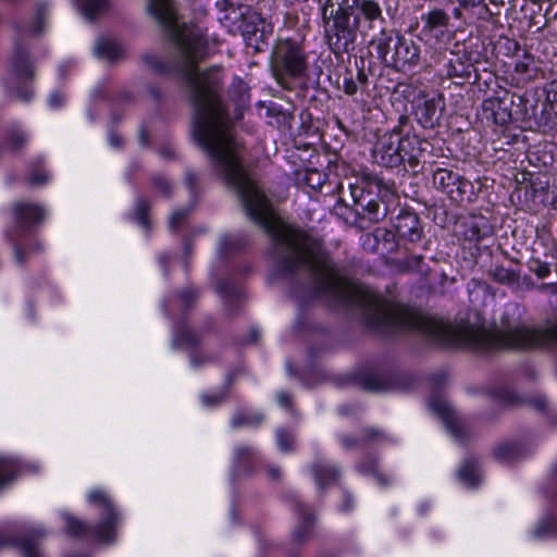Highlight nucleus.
I'll return each instance as SVG.
<instances>
[{"mask_svg": "<svg viewBox=\"0 0 557 557\" xmlns=\"http://www.w3.org/2000/svg\"><path fill=\"white\" fill-rule=\"evenodd\" d=\"M361 324L382 337L416 333L444 348L495 351L509 348L557 347V317L534 327L502 315H361Z\"/></svg>", "mask_w": 557, "mask_h": 557, "instance_id": "1", "label": "nucleus"}, {"mask_svg": "<svg viewBox=\"0 0 557 557\" xmlns=\"http://www.w3.org/2000/svg\"><path fill=\"white\" fill-rule=\"evenodd\" d=\"M307 55L304 48L294 40H278L272 55V71L276 82L289 89L292 81L306 76Z\"/></svg>", "mask_w": 557, "mask_h": 557, "instance_id": "2", "label": "nucleus"}, {"mask_svg": "<svg viewBox=\"0 0 557 557\" xmlns=\"http://www.w3.org/2000/svg\"><path fill=\"white\" fill-rule=\"evenodd\" d=\"M359 0H324L322 7V18L324 33L330 49L335 53L341 40H351L354 28L349 21L354 14Z\"/></svg>", "mask_w": 557, "mask_h": 557, "instance_id": "3", "label": "nucleus"}, {"mask_svg": "<svg viewBox=\"0 0 557 557\" xmlns=\"http://www.w3.org/2000/svg\"><path fill=\"white\" fill-rule=\"evenodd\" d=\"M13 224L7 231V237L12 244L14 260L20 267L26 264V257L20 244V238L25 235L32 226L44 221L45 209L32 202H16L12 207Z\"/></svg>", "mask_w": 557, "mask_h": 557, "instance_id": "4", "label": "nucleus"}, {"mask_svg": "<svg viewBox=\"0 0 557 557\" xmlns=\"http://www.w3.org/2000/svg\"><path fill=\"white\" fill-rule=\"evenodd\" d=\"M356 12L352 14L349 25L354 28L351 40L343 42L341 40L339 47L335 51V55H342L343 53H349L355 49V44L358 37V29L363 22L368 29L381 27L385 24V17L380 3L375 0H359Z\"/></svg>", "mask_w": 557, "mask_h": 557, "instance_id": "5", "label": "nucleus"}, {"mask_svg": "<svg viewBox=\"0 0 557 557\" xmlns=\"http://www.w3.org/2000/svg\"><path fill=\"white\" fill-rule=\"evenodd\" d=\"M88 502L101 511V519L94 528V534L98 541L112 543L116 537V528L120 522V516L115 506L103 490H92L89 492Z\"/></svg>", "mask_w": 557, "mask_h": 557, "instance_id": "6", "label": "nucleus"}, {"mask_svg": "<svg viewBox=\"0 0 557 557\" xmlns=\"http://www.w3.org/2000/svg\"><path fill=\"white\" fill-rule=\"evenodd\" d=\"M433 185L456 203L471 202L475 197L473 184L448 169L438 168L434 171Z\"/></svg>", "mask_w": 557, "mask_h": 557, "instance_id": "7", "label": "nucleus"}, {"mask_svg": "<svg viewBox=\"0 0 557 557\" xmlns=\"http://www.w3.org/2000/svg\"><path fill=\"white\" fill-rule=\"evenodd\" d=\"M14 27L16 29L17 37L14 40V47L9 63V79L12 84L34 77V67L29 59L28 50L22 44V37L27 32L18 25H15Z\"/></svg>", "mask_w": 557, "mask_h": 557, "instance_id": "8", "label": "nucleus"}, {"mask_svg": "<svg viewBox=\"0 0 557 557\" xmlns=\"http://www.w3.org/2000/svg\"><path fill=\"white\" fill-rule=\"evenodd\" d=\"M513 96L504 90L482 102V111L487 120L496 125H507L512 121Z\"/></svg>", "mask_w": 557, "mask_h": 557, "instance_id": "9", "label": "nucleus"}, {"mask_svg": "<svg viewBox=\"0 0 557 557\" xmlns=\"http://www.w3.org/2000/svg\"><path fill=\"white\" fill-rule=\"evenodd\" d=\"M374 158L379 164L386 168H394L401 164V138L399 134H384L375 145Z\"/></svg>", "mask_w": 557, "mask_h": 557, "instance_id": "10", "label": "nucleus"}, {"mask_svg": "<svg viewBox=\"0 0 557 557\" xmlns=\"http://www.w3.org/2000/svg\"><path fill=\"white\" fill-rule=\"evenodd\" d=\"M399 38L398 30L381 27L380 33L370 41V45L375 47L379 58L388 67L394 69L395 61L393 60H396L397 57Z\"/></svg>", "mask_w": 557, "mask_h": 557, "instance_id": "11", "label": "nucleus"}, {"mask_svg": "<svg viewBox=\"0 0 557 557\" xmlns=\"http://www.w3.org/2000/svg\"><path fill=\"white\" fill-rule=\"evenodd\" d=\"M431 144L417 135H406L401 137V157L403 163L407 162L413 172H418L421 163L425 162Z\"/></svg>", "mask_w": 557, "mask_h": 557, "instance_id": "12", "label": "nucleus"}, {"mask_svg": "<svg viewBox=\"0 0 557 557\" xmlns=\"http://www.w3.org/2000/svg\"><path fill=\"white\" fill-rule=\"evenodd\" d=\"M357 191H360L356 199L357 214L368 218L371 222H379L386 216L387 208L376 197L364 189H357Z\"/></svg>", "mask_w": 557, "mask_h": 557, "instance_id": "13", "label": "nucleus"}, {"mask_svg": "<svg viewBox=\"0 0 557 557\" xmlns=\"http://www.w3.org/2000/svg\"><path fill=\"white\" fill-rule=\"evenodd\" d=\"M397 57L394 69L397 71H405L417 66L421 59V49L418 44L412 39L405 38L400 35L398 50H396Z\"/></svg>", "mask_w": 557, "mask_h": 557, "instance_id": "14", "label": "nucleus"}, {"mask_svg": "<svg viewBox=\"0 0 557 557\" xmlns=\"http://www.w3.org/2000/svg\"><path fill=\"white\" fill-rule=\"evenodd\" d=\"M293 504L299 519L293 539L296 543L302 544L312 536L315 516L299 498H294Z\"/></svg>", "mask_w": 557, "mask_h": 557, "instance_id": "15", "label": "nucleus"}, {"mask_svg": "<svg viewBox=\"0 0 557 557\" xmlns=\"http://www.w3.org/2000/svg\"><path fill=\"white\" fill-rule=\"evenodd\" d=\"M394 228L399 237L416 242L421 237V226L417 214L401 211L394 220Z\"/></svg>", "mask_w": 557, "mask_h": 557, "instance_id": "16", "label": "nucleus"}, {"mask_svg": "<svg viewBox=\"0 0 557 557\" xmlns=\"http://www.w3.org/2000/svg\"><path fill=\"white\" fill-rule=\"evenodd\" d=\"M442 102L441 97L437 98H424L421 103H418L416 107V115L419 123L424 128H433L440 117H441V109L440 104Z\"/></svg>", "mask_w": 557, "mask_h": 557, "instance_id": "17", "label": "nucleus"}, {"mask_svg": "<svg viewBox=\"0 0 557 557\" xmlns=\"http://www.w3.org/2000/svg\"><path fill=\"white\" fill-rule=\"evenodd\" d=\"M430 407L443 419L453 434L457 437L462 436L463 424L445 400L440 398L432 399L430 401Z\"/></svg>", "mask_w": 557, "mask_h": 557, "instance_id": "18", "label": "nucleus"}, {"mask_svg": "<svg viewBox=\"0 0 557 557\" xmlns=\"http://www.w3.org/2000/svg\"><path fill=\"white\" fill-rule=\"evenodd\" d=\"M45 536V532L41 530H35L32 533V537L24 536L18 541L11 539L4 534H0V547L8 545H17L23 554V557H42V554L37 548L34 537L42 539Z\"/></svg>", "mask_w": 557, "mask_h": 557, "instance_id": "19", "label": "nucleus"}, {"mask_svg": "<svg viewBox=\"0 0 557 557\" xmlns=\"http://www.w3.org/2000/svg\"><path fill=\"white\" fill-rule=\"evenodd\" d=\"M449 15L443 9L435 8L421 16L423 32L433 33L437 28H446L449 25Z\"/></svg>", "mask_w": 557, "mask_h": 557, "instance_id": "20", "label": "nucleus"}, {"mask_svg": "<svg viewBox=\"0 0 557 557\" xmlns=\"http://www.w3.org/2000/svg\"><path fill=\"white\" fill-rule=\"evenodd\" d=\"M488 276L495 282L506 285L511 288L519 286L520 272L511 269H507L503 265H495L488 270Z\"/></svg>", "mask_w": 557, "mask_h": 557, "instance_id": "21", "label": "nucleus"}, {"mask_svg": "<svg viewBox=\"0 0 557 557\" xmlns=\"http://www.w3.org/2000/svg\"><path fill=\"white\" fill-rule=\"evenodd\" d=\"M455 59H450L447 64V75L450 78H469L471 76L472 65L468 61H463L458 54H454Z\"/></svg>", "mask_w": 557, "mask_h": 557, "instance_id": "22", "label": "nucleus"}, {"mask_svg": "<svg viewBox=\"0 0 557 557\" xmlns=\"http://www.w3.org/2000/svg\"><path fill=\"white\" fill-rule=\"evenodd\" d=\"M150 207V202L146 198L139 197L136 201L133 213L134 221L137 222L146 231L151 228V223L149 220Z\"/></svg>", "mask_w": 557, "mask_h": 557, "instance_id": "23", "label": "nucleus"}, {"mask_svg": "<svg viewBox=\"0 0 557 557\" xmlns=\"http://www.w3.org/2000/svg\"><path fill=\"white\" fill-rule=\"evenodd\" d=\"M63 519L65 521V532L70 536L83 537L89 534L90 529L84 521L70 513H63Z\"/></svg>", "mask_w": 557, "mask_h": 557, "instance_id": "24", "label": "nucleus"}, {"mask_svg": "<svg viewBox=\"0 0 557 557\" xmlns=\"http://www.w3.org/2000/svg\"><path fill=\"white\" fill-rule=\"evenodd\" d=\"M460 480L469 485L475 486L480 482V473L476 462L473 459L466 460L459 469Z\"/></svg>", "mask_w": 557, "mask_h": 557, "instance_id": "25", "label": "nucleus"}, {"mask_svg": "<svg viewBox=\"0 0 557 557\" xmlns=\"http://www.w3.org/2000/svg\"><path fill=\"white\" fill-rule=\"evenodd\" d=\"M18 472V466L11 458L0 457V490L11 483Z\"/></svg>", "mask_w": 557, "mask_h": 557, "instance_id": "26", "label": "nucleus"}, {"mask_svg": "<svg viewBox=\"0 0 557 557\" xmlns=\"http://www.w3.org/2000/svg\"><path fill=\"white\" fill-rule=\"evenodd\" d=\"M97 53L109 61H114L122 57L123 51L121 47L113 40L101 39L97 45Z\"/></svg>", "mask_w": 557, "mask_h": 557, "instance_id": "27", "label": "nucleus"}, {"mask_svg": "<svg viewBox=\"0 0 557 557\" xmlns=\"http://www.w3.org/2000/svg\"><path fill=\"white\" fill-rule=\"evenodd\" d=\"M488 227L485 223L480 221L471 220L465 223L463 236L470 242H480L482 238L487 236Z\"/></svg>", "mask_w": 557, "mask_h": 557, "instance_id": "28", "label": "nucleus"}, {"mask_svg": "<svg viewBox=\"0 0 557 557\" xmlns=\"http://www.w3.org/2000/svg\"><path fill=\"white\" fill-rule=\"evenodd\" d=\"M312 471L320 487H325L330 483L336 481L338 476L336 469L321 463L314 465Z\"/></svg>", "mask_w": 557, "mask_h": 557, "instance_id": "29", "label": "nucleus"}, {"mask_svg": "<svg viewBox=\"0 0 557 557\" xmlns=\"http://www.w3.org/2000/svg\"><path fill=\"white\" fill-rule=\"evenodd\" d=\"M536 539H545L548 536L557 537V517H547L542 519L533 531Z\"/></svg>", "mask_w": 557, "mask_h": 557, "instance_id": "30", "label": "nucleus"}, {"mask_svg": "<svg viewBox=\"0 0 557 557\" xmlns=\"http://www.w3.org/2000/svg\"><path fill=\"white\" fill-rule=\"evenodd\" d=\"M47 14V5L38 3L35 10L34 21L32 22L29 29L27 30L33 36H38L44 32L45 22Z\"/></svg>", "mask_w": 557, "mask_h": 557, "instance_id": "31", "label": "nucleus"}, {"mask_svg": "<svg viewBox=\"0 0 557 557\" xmlns=\"http://www.w3.org/2000/svg\"><path fill=\"white\" fill-rule=\"evenodd\" d=\"M5 141L9 149L16 152L25 146L27 138L20 128L12 127L7 134Z\"/></svg>", "mask_w": 557, "mask_h": 557, "instance_id": "32", "label": "nucleus"}, {"mask_svg": "<svg viewBox=\"0 0 557 557\" xmlns=\"http://www.w3.org/2000/svg\"><path fill=\"white\" fill-rule=\"evenodd\" d=\"M496 458L503 461H511L520 455V448L517 444L506 443L497 446L494 450Z\"/></svg>", "mask_w": 557, "mask_h": 557, "instance_id": "33", "label": "nucleus"}, {"mask_svg": "<svg viewBox=\"0 0 557 557\" xmlns=\"http://www.w3.org/2000/svg\"><path fill=\"white\" fill-rule=\"evenodd\" d=\"M362 386L369 392H382L387 389V382L380 375H369L363 379Z\"/></svg>", "mask_w": 557, "mask_h": 557, "instance_id": "34", "label": "nucleus"}, {"mask_svg": "<svg viewBox=\"0 0 557 557\" xmlns=\"http://www.w3.org/2000/svg\"><path fill=\"white\" fill-rule=\"evenodd\" d=\"M109 4V0H83L84 13L92 18L97 13L104 10Z\"/></svg>", "mask_w": 557, "mask_h": 557, "instance_id": "35", "label": "nucleus"}, {"mask_svg": "<svg viewBox=\"0 0 557 557\" xmlns=\"http://www.w3.org/2000/svg\"><path fill=\"white\" fill-rule=\"evenodd\" d=\"M529 269L541 280L547 277L550 274V265L539 259H532L530 261Z\"/></svg>", "mask_w": 557, "mask_h": 557, "instance_id": "36", "label": "nucleus"}, {"mask_svg": "<svg viewBox=\"0 0 557 557\" xmlns=\"http://www.w3.org/2000/svg\"><path fill=\"white\" fill-rule=\"evenodd\" d=\"M262 420L261 416H249L244 413H238L234 416L232 419V426L233 428H240L243 425H256L260 423Z\"/></svg>", "mask_w": 557, "mask_h": 557, "instance_id": "37", "label": "nucleus"}, {"mask_svg": "<svg viewBox=\"0 0 557 557\" xmlns=\"http://www.w3.org/2000/svg\"><path fill=\"white\" fill-rule=\"evenodd\" d=\"M28 182L32 184V185H44L48 182V175L47 173L45 172V170H42L40 168V164H34L32 168H30V172H29V175H28Z\"/></svg>", "mask_w": 557, "mask_h": 557, "instance_id": "38", "label": "nucleus"}, {"mask_svg": "<svg viewBox=\"0 0 557 557\" xmlns=\"http://www.w3.org/2000/svg\"><path fill=\"white\" fill-rule=\"evenodd\" d=\"M498 399L502 404L506 406H520L524 404V399H522L519 395L509 389L499 392Z\"/></svg>", "mask_w": 557, "mask_h": 557, "instance_id": "39", "label": "nucleus"}, {"mask_svg": "<svg viewBox=\"0 0 557 557\" xmlns=\"http://www.w3.org/2000/svg\"><path fill=\"white\" fill-rule=\"evenodd\" d=\"M176 343L178 345L195 346L199 343V337L190 330H183L176 336Z\"/></svg>", "mask_w": 557, "mask_h": 557, "instance_id": "40", "label": "nucleus"}, {"mask_svg": "<svg viewBox=\"0 0 557 557\" xmlns=\"http://www.w3.org/2000/svg\"><path fill=\"white\" fill-rule=\"evenodd\" d=\"M343 90L348 96H354L359 90L352 71L347 70L343 78Z\"/></svg>", "mask_w": 557, "mask_h": 557, "instance_id": "41", "label": "nucleus"}, {"mask_svg": "<svg viewBox=\"0 0 557 557\" xmlns=\"http://www.w3.org/2000/svg\"><path fill=\"white\" fill-rule=\"evenodd\" d=\"M189 211V209L175 210L170 216V228L176 231L185 222Z\"/></svg>", "mask_w": 557, "mask_h": 557, "instance_id": "42", "label": "nucleus"}, {"mask_svg": "<svg viewBox=\"0 0 557 557\" xmlns=\"http://www.w3.org/2000/svg\"><path fill=\"white\" fill-rule=\"evenodd\" d=\"M152 185L157 193L162 196H169L171 194V184L164 177L156 175L152 177Z\"/></svg>", "mask_w": 557, "mask_h": 557, "instance_id": "43", "label": "nucleus"}, {"mask_svg": "<svg viewBox=\"0 0 557 557\" xmlns=\"http://www.w3.org/2000/svg\"><path fill=\"white\" fill-rule=\"evenodd\" d=\"M235 456H236V462L239 466H245L253 459L255 453H253L252 448L247 447V446H242V447L237 448Z\"/></svg>", "mask_w": 557, "mask_h": 557, "instance_id": "44", "label": "nucleus"}, {"mask_svg": "<svg viewBox=\"0 0 557 557\" xmlns=\"http://www.w3.org/2000/svg\"><path fill=\"white\" fill-rule=\"evenodd\" d=\"M226 393H227V391H225L223 393L211 394V395H209V394L202 395L201 396L202 404L208 407L216 406L225 399Z\"/></svg>", "mask_w": 557, "mask_h": 557, "instance_id": "45", "label": "nucleus"}, {"mask_svg": "<svg viewBox=\"0 0 557 557\" xmlns=\"http://www.w3.org/2000/svg\"><path fill=\"white\" fill-rule=\"evenodd\" d=\"M22 248L25 253L26 260L30 255L44 252V244L37 238L30 239L27 247L25 248L22 246Z\"/></svg>", "mask_w": 557, "mask_h": 557, "instance_id": "46", "label": "nucleus"}, {"mask_svg": "<svg viewBox=\"0 0 557 557\" xmlns=\"http://www.w3.org/2000/svg\"><path fill=\"white\" fill-rule=\"evenodd\" d=\"M277 443H278L280 448L283 451H288L294 446V438L288 433H285V432L281 431L277 434Z\"/></svg>", "mask_w": 557, "mask_h": 557, "instance_id": "47", "label": "nucleus"}, {"mask_svg": "<svg viewBox=\"0 0 557 557\" xmlns=\"http://www.w3.org/2000/svg\"><path fill=\"white\" fill-rule=\"evenodd\" d=\"M362 66H357L355 75V81L359 88H364L368 85L369 77L363 69V61H361Z\"/></svg>", "mask_w": 557, "mask_h": 557, "instance_id": "48", "label": "nucleus"}, {"mask_svg": "<svg viewBox=\"0 0 557 557\" xmlns=\"http://www.w3.org/2000/svg\"><path fill=\"white\" fill-rule=\"evenodd\" d=\"M212 361V357L210 355H194L190 359V362L193 364V367H200L201 364L206 363V362H210Z\"/></svg>", "mask_w": 557, "mask_h": 557, "instance_id": "49", "label": "nucleus"}, {"mask_svg": "<svg viewBox=\"0 0 557 557\" xmlns=\"http://www.w3.org/2000/svg\"><path fill=\"white\" fill-rule=\"evenodd\" d=\"M181 300L189 307L191 302L197 298V295L194 290H185L180 296Z\"/></svg>", "mask_w": 557, "mask_h": 557, "instance_id": "50", "label": "nucleus"}, {"mask_svg": "<svg viewBox=\"0 0 557 557\" xmlns=\"http://www.w3.org/2000/svg\"><path fill=\"white\" fill-rule=\"evenodd\" d=\"M423 257L422 256H412L407 259V265L411 270H419L420 263H422Z\"/></svg>", "mask_w": 557, "mask_h": 557, "instance_id": "51", "label": "nucleus"}, {"mask_svg": "<svg viewBox=\"0 0 557 557\" xmlns=\"http://www.w3.org/2000/svg\"><path fill=\"white\" fill-rule=\"evenodd\" d=\"M529 66H530V62L520 61V62L516 63L515 70H516V72H518L520 74H525L529 72Z\"/></svg>", "mask_w": 557, "mask_h": 557, "instance_id": "52", "label": "nucleus"}, {"mask_svg": "<svg viewBox=\"0 0 557 557\" xmlns=\"http://www.w3.org/2000/svg\"><path fill=\"white\" fill-rule=\"evenodd\" d=\"M277 400L284 407H289L290 401H292L289 395L286 393H280L277 395Z\"/></svg>", "mask_w": 557, "mask_h": 557, "instance_id": "53", "label": "nucleus"}, {"mask_svg": "<svg viewBox=\"0 0 557 557\" xmlns=\"http://www.w3.org/2000/svg\"><path fill=\"white\" fill-rule=\"evenodd\" d=\"M186 184L189 188H194L197 182V176L193 172H188L185 177Z\"/></svg>", "mask_w": 557, "mask_h": 557, "instance_id": "54", "label": "nucleus"}, {"mask_svg": "<svg viewBox=\"0 0 557 557\" xmlns=\"http://www.w3.org/2000/svg\"><path fill=\"white\" fill-rule=\"evenodd\" d=\"M484 0H460V4L463 8H474L480 5Z\"/></svg>", "mask_w": 557, "mask_h": 557, "instance_id": "55", "label": "nucleus"}, {"mask_svg": "<svg viewBox=\"0 0 557 557\" xmlns=\"http://www.w3.org/2000/svg\"><path fill=\"white\" fill-rule=\"evenodd\" d=\"M530 405H532L534 408L539 410H543L545 408V400L542 398H536L534 400H530Z\"/></svg>", "mask_w": 557, "mask_h": 557, "instance_id": "56", "label": "nucleus"}, {"mask_svg": "<svg viewBox=\"0 0 557 557\" xmlns=\"http://www.w3.org/2000/svg\"><path fill=\"white\" fill-rule=\"evenodd\" d=\"M343 443H344V445H345L347 448H354V447H356V446H357L358 441H357L356 438L345 436V437L343 438Z\"/></svg>", "mask_w": 557, "mask_h": 557, "instance_id": "57", "label": "nucleus"}, {"mask_svg": "<svg viewBox=\"0 0 557 557\" xmlns=\"http://www.w3.org/2000/svg\"><path fill=\"white\" fill-rule=\"evenodd\" d=\"M379 435H380V433L375 430H366L364 431V440H367V441L375 440Z\"/></svg>", "mask_w": 557, "mask_h": 557, "instance_id": "58", "label": "nucleus"}, {"mask_svg": "<svg viewBox=\"0 0 557 557\" xmlns=\"http://www.w3.org/2000/svg\"><path fill=\"white\" fill-rule=\"evenodd\" d=\"M110 143L114 147H120L122 145V138L120 136H117L116 134H111Z\"/></svg>", "mask_w": 557, "mask_h": 557, "instance_id": "59", "label": "nucleus"}, {"mask_svg": "<svg viewBox=\"0 0 557 557\" xmlns=\"http://www.w3.org/2000/svg\"><path fill=\"white\" fill-rule=\"evenodd\" d=\"M541 290H549L553 294H557V284H543L540 287Z\"/></svg>", "mask_w": 557, "mask_h": 557, "instance_id": "60", "label": "nucleus"}, {"mask_svg": "<svg viewBox=\"0 0 557 557\" xmlns=\"http://www.w3.org/2000/svg\"><path fill=\"white\" fill-rule=\"evenodd\" d=\"M49 101L52 107H58L63 102V99L59 95H52Z\"/></svg>", "mask_w": 557, "mask_h": 557, "instance_id": "61", "label": "nucleus"}, {"mask_svg": "<svg viewBox=\"0 0 557 557\" xmlns=\"http://www.w3.org/2000/svg\"><path fill=\"white\" fill-rule=\"evenodd\" d=\"M257 37V34L255 33L252 37H248V45L249 46H253L256 50H261V47L258 42V39L255 38Z\"/></svg>", "mask_w": 557, "mask_h": 557, "instance_id": "62", "label": "nucleus"}, {"mask_svg": "<svg viewBox=\"0 0 557 557\" xmlns=\"http://www.w3.org/2000/svg\"><path fill=\"white\" fill-rule=\"evenodd\" d=\"M269 473H270V475H271L274 480H277V479H280V478H281V470H280V469H277V468H271V469L269 470Z\"/></svg>", "mask_w": 557, "mask_h": 557, "instance_id": "63", "label": "nucleus"}, {"mask_svg": "<svg viewBox=\"0 0 557 557\" xmlns=\"http://www.w3.org/2000/svg\"><path fill=\"white\" fill-rule=\"evenodd\" d=\"M375 478H376V480L379 481V483L381 485H387L388 484V480H387V478L385 475H383L381 473H376Z\"/></svg>", "mask_w": 557, "mask_h": 557, "instance_id": "64", "label": "nucleus"}]
</instances>
